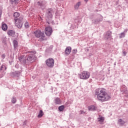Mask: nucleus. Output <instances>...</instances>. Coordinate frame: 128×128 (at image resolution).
I'll return each mask as SVG.
<instances>
[{
    "mask_svg": "<svg viewBox=\"0 0 128 128\" xmlns=\"http://www.w3.org/2000/svg\"><path fill=\"white\" fill-rule=\"evenodd\" d=\"M96 94L97 96L98 100L101 102H107L110 98V96L108 94L106 89L104 88L96 90Z\"/></svg>",
    "mask_w": 128,
    "mask_h": 128,
    "instance_id": "1",
    "label": "nucleus"
},
{
    "mask_svg": "<svg viewBox=\"0 0 128 128\" xmlns=\"http://www.w3.org/2000/svg\"><path fill=\"white\" fill-rule=\"evenodd\" d=\"M28 55H27L26 57L24 56H20L19 57L18 60L20 62L23 64H28V62H34L36 58L34 54H36V52H28Z\"/></svg>",
    "mask_w": 128,
    "mask_h": 128,
    "instance_id": "2",
    "label": "nucleus"
},
{
    "mask_svg": "<svg viewBox=\"0 0 128 128\" xmlns=\"http://www.w3.org/2000/svg\"><path fill=\"white\" fill-rule=\"evenodd\" d=\"M79 76L81 80H88L90 76V74L88 71H83L79 74Z\"/></svg>",
    "mask_w": 128,
    "mask_h": 128,
    "instance_id": "3",
    "label": "nucleus"
},
{
    "mask_svg": "<svg viewBox=\"0 0 128 128\" xmlns=\"http://www.w3.org/2000/svg\"><path fill=\"white\" fill-rule=\"evenodd\" d=\"M45 62L47 66H48V68H54V60L52 58H49L47 59Z\"/></svg>",
    "mask_w": 128,
    "mask_h": 128,
    "instance_id": "4",
    "label": "nucleus"
},
{
    "mask_svg": "<svg viewBox=\"0 0 128 128\" xmlns=\"http://www.w3.org/2000/svg\"><path fill=\"white\" fill-rule=\"evenodd\" d=\"M16 26L18 28H22V18L20 17L18 18H14Z\"/></svg>",
    "mask_w": 128,
    "mask_h": 128,
    "instance_id": "5",
    "label": "nucleus"
},
{
    "mask_svg": "<svg viewBox=\"0 0 128 128\" xmlns=\"http://www.w3.org/2000/svg\"><path fill=\"white\" fill-rule=\"evenodd\" d=\"M22 74V70H17L10 73V76L12 78H20V74Z\"/></svg>",
    "mask_w": 128,
    "mask_h": 128,
    "instance_id": "6",
    "label": "nucleus"
},
{
    "mask_svg": "<svg viewBox=\"0 0 128 128\" xmlns=\"http://www.w3.org/2000/svg\"><path fill=\"white\" fill-rule=\"evenodd\" d=\"M34 36H36V38H40V40L41 42L42 40H44V38L46 36V35L44 34V32H34Z\"/></svg>",
    "mask_w": 128,
    "mask_h": 128,
    "instance_id": "7",
    "label": "nucleus"
},
{
    "mask_svg": "<svg viewBox=\"0 0 128 128\" xmlns=\"http://www.w3.org/2000/svg\"><path fill=\"white\" fill-rule=\"evenodd\" d=\"M37 6H40L42 10H44V8H46V2H44V1H38L37 2Z\"/></svg>",
    "mask_w": 128,
    "mask_h": 128,
    "instance_id": "8",
    "label": "nucleus"
},
{
    "mask_svg": "<svg viewBox=\"0 0 128 128\" xmlns=\"http://www.w3.org/2000/svg\"><path fill=\"white\" fill-rule=\"evenodd\" d=\"M6 70V66L2 64L0 68V78L4 76L2 72H4V70Z\"/></svg>",
    "mask_w": 128,
    "mask_h": 128,
    "instance_id": "9",
    "label": "nucleus"
},
{
    "mask_svg": "<svg viewBox=\"0 0 128 128\" xmlns=\"http://www.w3.org/2000/svg\"><path fill=\"white\" fill-rule=\"evenodd\" d=\"M54 14V12L52 9H48L47 11V16L48 18H52V14Z\"/></svg>",
    "mask_w": 128,
    "mask_h": 128,
    "instance_id": "10",
    "label": "nucleus"
},
{
    "mask_svg": "<svg viewBox=\"0 0 128 128\" xmlns=\"http://www.w3.org/2000/svg\"><path fill=\"white\" fill-rule=\"evenodd\" d=\"M104 40H108L112 38V33L106 32L104 34Z\"/></svg>",
    "mask_w": 128,
    "mask_h": 128,
    "instance_id": "11",
    "label": "nucleus"
},
{
    "mask_svg": "<svg viewBox=\"0 0 128 128\" xmlns=\"http://www.w3.org/2000/svg\"><path fill=\"white\" fill-rule=\"evenodd\" d=\"M13 46L14 50H18V42L16 40H13Z\"/></svg>",
    "mask_w": 128,
    "mask_h": 128,
    "instance_id": "12",
    "label": "nucleus"
},
{
    "mask_svg": "<svg viewBox=\"0 0 128 128\" xmlns=\"http://www.w3.org/2000/svg\"><path fill=\"white\" fill-rule=\"evenodd\" d=\"M97 108H96V106L94 105H91V106H88V110H90L91 112H96V110Z\"/></svg>",
    "mask_w": 128,
    "mask_h": 128,
    "instance_id": "13",
    "label": "nucleus"
},
{
    "mask_svg": "<svg viewBox=\"0 0 128 128\" xmlns=\"http://www.w3.org/2000/svg\"><path fill=\"white\" fill-rule=\"evenodd\" d=\"M70 52H72V47L68 46L65 50V54L66 56H68L70 54Z\"/></svg>",
    "mask_w": 128,
    "mask_h": 128,
    "instance_id": "14",
    "label": "nucleus"
},
{
    "mask_svg": "<svg viewBox=\"0 0 128 128\" xmlns=\"http://www.w3.org/2000/svg\"><path fill=\"white\" fill-rule=\"evenodd\" d=\"M82 5V2H79L74 6V10H78V8Z\"/></svg>",
    "mask_w": 128,
    "mask_h": 128,
    "instance_id": "15",
    "label": "nucleus"
},
{
    "mask_svg": "<svg viewBox=\"0 0 128 128\" xmlns=\"http://www.w3.org/2000/svg\"><path fill=\"white\" fill-rule=\"evenodd\" d=\"M45 32H52V28L50 26L46 27L45 28Z\"/></svg>",
    "mask_w": 128,
    "mask_h": 128,
    "instance_id": "16",
    "label": "nucleus"
},
{
    "mask_svg": "<svg viewBox=\"0 0 128 128\" xmlns=\"http://www.w3.org/2000/svg\"><path fill=\"white\" fill-rule=\"evenodd\" d=\"M118 122L120 126H124V124H126V122L122 120V118H120L118 120Z\"/></svg>",
    "mask_w": 128,
    "mask_h": 128,
    "instance_id": "17",
    "label": "nucleus"
},
{
    "mask_svg": "<svg viewBox=\"0 0 128 128\" xmlns=\"http://www.w3.org/2000/svg\"><path fill=\"white\" fill-rule=\"evenodd\" d=\"M61 101L60 98H57L55 99V104H60Z\"/></svg>",
    "mask_w": 128,
    "mask_h": 128,
    "instance_id": "18",
    "label": "nucleus"
},
{
    "mask_svg": "<svg viewBox=\"0 0 128 128\" xmlns=\"http://www.w3.org/2000/svg\"><path fill=\"white\" fill-rule=\"evenodd\" d=\"M2 40L3 44H6V36H3L2 37Z\"/></svg>",
    "mask_w": 128,
    "mask_h": 128,
    "instance_id": "19",
    "label": "nucleus"
},
{
    "mask_svg": "<svg viewBox=\"0 0 128 128\" xmlns=\"http://www.w3.org/2000/svg\"><path fill=\"white\" fill-rule=\"evenodd\" d=\"M2 30H8V25L6 24H3L2 25Z\"/></svg>",
    "mask_w": 128,
    "mask_h": 128,
    "instance_id": "20",
    "label": "nucleus"
},
{
    "mask_svg": "<svg viewBox=\"0 0 128 128\" xmlns=\"http://www.w3.org/2000/svg\"><path fill=\"white\" fill-rule=\"evenodd\" d=\"M11 102L12 104H16V96H12Z\"/></svg>",
    "mask_w": 128,
    "mask_h": 128,
    "instance_id": "21",
    "label": "nucleus"
},
{
    "mask_svg": "<svg viewBox=\"0 0 128 128\" xmlns=\"http://www.w3.org/2000/svg\"><path fill=\"white\" fill-rule=\"evenodd\" d=\"M58 110H60V112H62L64 110V106L62 105L60 106L58 108Z\"/></svg>",
    "mask_w": 128,
    "mask_h": 128,
    "instance_id": "22",
    "label": "nucleus"
},
{
    "mask_svg": "<svg viewBox=\"0 0 128 128\" xmlns=\"http://www.w3.org/2000/svg\"><path fill=\"white\" fill-rule=\"evenodd\" d=\"M44 116V112H42V110H40L38 114V118H42Z\"/></svg>",
    "mask_w": 128,
    "mask_h": 128,
    "instance_id": "23",
    "label": "nucleus"
},
{
    "mask_svg": "<svg viewBox=\"0 0 128 128\" xmlns=\"http://www.w3.org/2000/svg\"><path fill=\"white\" fill-rule=\"evenodd\" d=\"M98 121L100 122H104V118L102 116L98 118Z\"/></svg>",
    "mask_w": 128,
    "mask_h": 128,
    "instance_id": "24",
    "label": "nucleus"
},
{
    "mask_svg": "<svg viewBox=\"0 0 128 128\" xmlns=\"http://www.w3.org/2000/svg\"><path fill=\"white\" fill-rule=\"evenodd\" d=\"M8 34L14 38L16 36V33L15 32H8Z\"/></svg>",
    "mask_w": 128,
    "mask_h": 128,
    "instance_id": "25",
    "label": "nucleus"
},
{
    "mask_svg": "<svg viewBox=\"0 0 128 128\" xmlns=\"http://www.w3.org/2000/svg\"><path fill=\"white\" fill-rule=\"evenodd\" d=\"M14 16L16 18H18V16H20V13H18V12H14Z\"/></svg>",
    "mask_w": 128,
    "mask_h": 128,
    "instance_id": "26",
    "label": "nucleus"
},
{
    "mask_svg": "<svg viewBox=\"0 0 128 128\" xmlns=\"http://www.w3.org/2000/svg\"><path fill=\"white\" fill-rule=\"evenodd\" d=\"M124 36H125L124 32H122V33L120 34V38H124Z\"/></svg>",
    "mask_w": 128,
    "mask_h": 128,
    "instance_id": "27",
    "label": "nucleus"
},
{
    "mask_svg": "<svg viewBox=\"0 0 128 128\" xmlns=\"http://www.w3.org/2000/svg\"><path fill=\"white\" fill-rule=\"evenodd\" d=\"M24 26H25V28H30V25H28V22H26L24 24Z\"/></svg>",
    "mask_w": 128,
    "mask_h": 128,
    "instance_id": "28",
    "label": "nucleus"
},
{
    "mask_svg": "<svg viewBox=\"0 0 128 128\" xmlns=\"http://www.w3.org/2000/svg\"><path fill=\"white\" fill-rule=\"evenodd\" d=\"M72 52H73V54H76V52H78V50L73 49L72 50Z\"/></svg>",
    "mask_w": 128,
    "mask_h": 128,
    "instance_id": "29",
    "label": "nucleus"
},
{
    "mask_svg": "<svg viewBox=\"0 0 128 128\" xmlns=\"http://www.w3.org/2000/svg\"><path fill=\"white\" fill-rule=\"evenodd\" d=\"M45 34H46V36H52V32H45Z\"/></svg>",
    "mask_w": 128,
    "mask_h": 128,
    "instance_id": "30",
    "label": "nucleus"
},
{
    "mask_svg": "<svg viewBox=\"0 0 128 128\" xmlns=\"http://www.w3.org/2000/svg\"><path fill=\"white\" fill-rule=\"evenodd\" d=\"M2 60H4L6 58V54H4L2 55Z\"/></svg>",
    "mask_w": 128,
    "mask_h": 128,
    "instance_id": "31",
    "label": "nucleus"
},
{
    "mask_svg": "<svg viewBox=\"0 0 128 128\" xmlns=\"http://www.w3.org/2000/svg\"><path fill=\"white\" fill-rule=\"evenodd\" d=\"M122 54H123V56H126V52L123 50L122 51Z\"/></svg>",
    "mask_w": 128,
    "mask_h": 128,
    "instance_id": "32",
    "label": "nucleus"
},
{
    "mask_svg": "<svg viewBox=\"0 0 128 128\" xmlns=\"http://www.w3.org/2000/svg\"><path fill=\"white\" fill-rule=\"evenodd\" d=\"M15 68H20V64H16L15 65Z\"/></svg>",
    "mask_w": 128,
    "mask_h": 128,
    "instance_id": "33",
    "label": "nucleus"
},
{
    "mask_svg": "<svg viewBox=\"0 0 128 128\" xmlns=\"http://www.w3.org/2000/svg\"><path fill=\"white\" fill-rule=\"evenodd\" d=\"M26 124H28V120H25L24 122H23V126H26Z\"/></svg>",
    "mask_w": 128,
    "mask_h": 128,
    "instance_id": "34",
    "label": "nucleus"
},
{
    "mask_svg": "<svg viewBox=\"0 0 128 128\" xmlns=\"http://www.w3.org/2000/svg\"><path fill=\"white\" fill-rule=\"evenodd\" d=\"M34 32H42V31L40 30H37L36 31H35Z\"/></svg>",
    "mask_w": 128,
    "mask_h": 128,
    "instance_id": "35",
    "label": "nucleus"
},
{
    "mask_svg": "<svg viewBox=\"0 0 128 128\" xmlns=\"http://www.w3.org/2000/svg\"><path fill=\"white\" fill-rule=\"evenodd\" d=\"M84 114V112L82 110H80V114Z\"/></svg>",
    "mask_w": 128,
    "mask_h": 128,
    "instance_id": "36",
    "label": "nucleus"
},
{
    "mask_svg": "<svg viewBox=\"0 0 128 128\" xmlns=\"http://www.w3.org/2000/svg\"><path fill=\"white\" fill-rule=\"evenodd\" d=\"M12 2H16V0H10Z\"/></svg>",
    "mask_w": 128,
    "mask_h": 128,
    "instance_id": "37",
    "label": "nucleus"
},
{
    "mask_svg": "<svg viewBox=\"0 0 128 128\" xmlns=\"http://www.w3.org/2000/svg\"><path fill=\"white\" fill-rule=\"evenodd\" d=\"M2 16V10H0V18Z\"/></svg>",
    "mask_w": 128,
    "mask_h": 128,
    "instance_id": "38",
    "label": "nucleus"
},
{
    "mask_svg": "<svg viewBox=\"0 0 128 128\" xmlns=\"http://www.w3.org/2000/svg\"><path fill=\"white\" fill-rule=\"evenodd\" d=\"M122 87L123 88H126V86H124V85L122 86Z\"/></svg>",
    "mask_w": 128,
    "mask_h": 128,
    "instance_id": "39",
    "label": "nucleus"
},
{
    "mask_svg": "<svg viewBox=\"0 0 128 128\" xmlns=\"http://www.w3.org/2000/svg\"><path fill=\"white\" fill-rule=\"evenodd\" d=\"M88 0H84V2H88Z\"/></svg>",
    "mask_w": 128,
    "mask_h": 128,
    "instance_id": "40",
    "label": "nucleus"
},
{
    "mask_svg": "<svg viewBox=\"0 0 128 128\" xmlns=\"http://www.w3.org/2000/svg\"><path fill=\"white\" fill-rule=\"evenodd\" d=\"M48 49L46 50V52H48Z\"/></svg>",
    "mask_w": 128,
    "mask_h": 128,
    "instance_id": "41",
    "label": "nucleus"
},
{
    "mask_svg": "<svg viewBox=\"0 0 128 128\" xmlns=\"http://www.w3.org/2000/svg\"><path fill=\"white\" fill-rule=\"evenodd\" d=\"M10 64H12V63H10Z\"/></svg>",
    "mask_w": 128,
    "mask_h": 128,
    "instance_id": "42",
    "label": "nucleus"
},
{
    "mask_svg": "<svg viewBox=\"0 0 128 128\" xmlns=\"http://www.w3.org/2000/svg\"><path fill=\"white\" fill-rule=\"evenodd\" d=\"M114 65L116 66V62L114 63Z\"/></svg>",
    "mask_w": 128,
    "mask_h": 128,
    "instance_id": "43",
    "label": "nucleus"
},
{
    "mask_svg": "<svg viewBox=\"0 0 128 128\" xmlns=\"http://www.w3.org/2000/svg\"><path fill=\"white\" fill-rule=\"evenodd\" d=\"M48 24H50V22H48Z\"/></svg>",
    "mask_w": 128,
    "mask_h": 128,
    "instance_id": "44",
    "label": "nucleus"
},
{
    "mask_svg": "<svg viewBox=\"0 0 128 128\" xmlns=\"http://www.w3.org/2000/svg\"><path fill=\"white\" fill-rule=\"evenodd\" d=\"M74 27H72V28H74Z\"/></svg>",
    "mask_w": 128,
    "mask_h": 128,
    "instance_id": "45",
    "label": "nucleus"
}]
</instances>
